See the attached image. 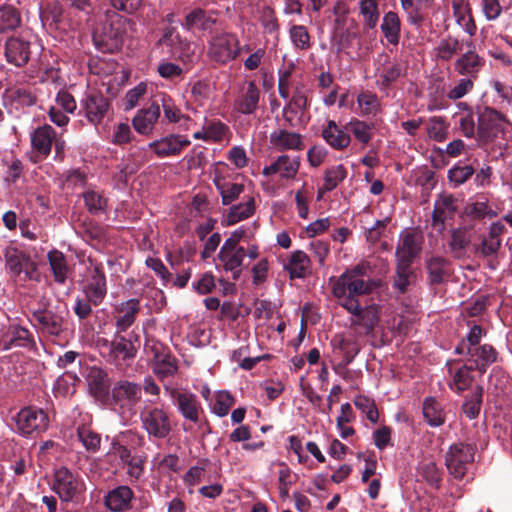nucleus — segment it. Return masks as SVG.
Segmentation results:
<instances>
[{"mask_svg":"<svg viewBox=\"0 0 512 512\" xmlns=\"http://www.w3.org/2000/svg\"><path fill=\"white\" fill-rule=\"evenodd\" d=\"M367 267L358 264L338 277L332 287V294L338 304L346 310L355 309L359 296L367 295L377 286L373 280H365Z\"/></svg>","mask_w":512,"mask_h":512,"instance_id":"nucleus-1","label":"nucleus"},{"mask_svg":"<svg viewBox=\"0 0 512 512\" xmlns=\"http://www.w3.org/2000/svg\"><path fill=\"white\" fill-rule=\"evenodd\" d=\"M97 345L103 358L120 369L129 366L138 351L132 340L121 335H115L111 341L100 338Z\"/></svg>","mask_w":512,"mask_h":512,"instance_id":"nucleus-2","label":"nucleus"},{"mask_svg":"<svg viewBox=\"0 0 512 512\" xmlns=\"http://www.w3.org/2000/svg\"><path fill=\"white\" fill-rule=\"evenodd\" d=\"M6 267L10 273L19 277L24 275V280L39 281L38 264L33 261L30 255L15 247H8L4 253Z\"/></svg>","mask_w":512,"mask_h":512,"instance_id":"nucleus-3","label":"nucleus"},{"mask_svg":"<svg viewBox=\"0 0 512 512\" xmlns=\"http://www.w3.org/2000/svg\"><path fill=\"white\" fill-rule=\"evenodd\" d=\"M143 429L157 439L166 438L172 431L168 413L159 407H145L140 413Z\"/></svg>","mask_w":512,"mask_h":512,"instance_id":"nucleus-4","label":"nucleus"},{"mask_svg":"<svg viewBox=\"0 0 512 512\" xmlns=\"http://www.w3.org/2000/svg\"><path fill=\"white\" fill-rule=\"evenodd\" d=\"M475 450L469 444L455 443L450 446L445 456V464L450 474L456 479H462L468 465L474 460Z\"/></svg>","mask_w":512,"mask_h":512,"instance_id":"nucleus-5","label":"nucleus"},{"mask_svg":"<svg viewBox=\"0 0 512 512\" xmlns=\"http://www.w3.org/2000/svg\"><path fill=\"white\" fill-rule=\"evenodd\" d=\"M347 311L351 314L350 326L359 335H370L379 322V307L376 304L362 307L357 301V307Z\"/></svg>","mask_w":512,"mask_h":512,"instance_id":"nucleus-6","label":"nucleus"},{"mask_svg":"<svg viewBox=\"0 0 512 512\" xmlns=\"http://www.w3.org/2000/svg\"><path fill=\"white\" fill-rule=\"evenodd\" d=\"M16 424L19 432L23 435H29L33 432L41 433L48 428L49 418L42 409L28 406L18 412Z\"/></svg>","mask_w":512,"mask_h":512,"instance_id":"nucleus-7","label":"nucleus"},{"mask_svg":"<svg viewBox=\"0 0 512 512\" xmlns=\"http://www.w3.org/2000/svg\"><path fill=\"white\" fill-rule=\"evenodd\" d=\"M110 397L114 405L130 410L141 401L142 387L126 379L119 380L114 383Z\"/></svg>","mask_w":512,"mask_h":512,"instance_id":"nucleus-8","label":"nucleus"},{"mask_svg":"<svg viewBox=\"0 0 512 512\" xmlns=\"http://www.w3.org/2000/svg\"><path fill=\"white\" fill-rule=\"evenodd\" d=\"M88 278L83 288L86 298L94 305H99L106 296V278L100 264L94 263L90 258Z\"/></svg>","mask_w":512,"mask_h":512,"instance_id":"nucleus-9","label":"nucleus"},{"mask_svg":"<svg viewBox=\"0 0 512 512\" xmlns=\"http://www.w3.org/2000/svg\"><path fill=\"white\" fill-rule=\"evenodd\" d=\"M505 117L492 108H485L478 118V136L481 141L488 142L503 134Z\"/></svg>","mask_w":512,"mask_h":512,"instance_id":"nucleus-10","label":"nucleus"},{"mask_svg":"<svg viewBox=\"0 0 512 512\" xmlns=\"http://www.w3.org/2000/svg\"><path fill=\"white\" fill-rule=\"evenodd\" d=\"M164 389L173 399L178 411L185 419L193 423H197L199 421L201 405L196 395L187 391H180L176 388H171L166 384H164Z\"/></svg>","mask_w":512,"mask_h":512,"instance_id":"nucleus-11","label":"nucleus"},{"mask_svg":"<svg viewBox=\"0 0 512 512\" xmlns=\"http://www.w3.org/2000/svg\"><path fill=\"white\" fill-rule=\"evenodd\" d=\"M135 22L132 19L115 15L109 27L105 28L103 42H106L107 51L118 49L130 32L134 31Z\"/></svg>","mask_w":512,"mask_h":512,"instance_id":"nucleus-12","label":"nucleus"},{"mask_svg":"<svg viewBox=\"0 0 512 512\" xmlns=\"http://www.w3.org/2000/svg\"><path fill=\"white\" fill-rule=\"evenodd\" d=\"M239 53L238 40L233 35L215 37L209 46V57L218 63L225 64L237 57Z\"/></svg>","mask_w":512,"mask_h":512,"instance_id":"nucleus-13","label":"nucleus"},{"mask_svg":"<svg viewBox=\"0 0 512 512\" xmlns=\"http://www.w3.org/2000/svg\"><path fill=\"white\" fill-rule=\"evenodd\" d=\"M423 237L415 231H405L401 234L396 247V262L412 265L422 248Z\"/></svg>","mask_w":512,"mask_h":512,"instance_id":"nucleus-14","label":"nucleus"},{"mask_svg":"<svg viewBox=\"0 0 512 512\" xmlns=\"http://www.w3.org/2000/svg\"><path fill=\"white\" fill-rule=\"evenodd\" d=\"M246 250L244 248H233L223 246L217 255L218 263L216 267L223 269L225 272L232 273V279L238 280L241 272Z\"/></svg>","mask_w":512,"mask_h":512,"instance_id":"nucleus-15","label":"nucleus"},{"mask_svg":"<svg viewBox=\"0 0 512 512\" xmlns=\"http://www.w3.org/2000/svg\"><path fill=\"white\" fill-rule=\"evenodd\" d=\"M456 198L451 194H440L434 203L432 212V226L433 228L442 233L445 230V223L451 219L456 210Z\"/></svg>","mask_w":512,"mask_h":512,"instance_id":"nucleus-16","label":"nucleus"},{"mask_svg":"<svg viewBox=\"0 0 512 512\" xmlns=\"http://www.w3.org/2000/svg\"><path fill=\"white\" fill-rule=\"evenodd\" d=\"M190 143V140L185 136L170 134L149 143L148 146L158 157L163 158L179 155L185 147L190 145Z\"/></svg>","mask_w":512,"mask_h":512,"instance_id":"nucleus-17","label":"nucleus"},{"mask_svg":"<svg viewBox=\"0 0 512 512\" xmlns=\"http://www.w3.org/2000/svg\"><path fill=\"white\" fill-rule=\"evenodd\" d=\"M4 54L9 64L23 67L30 59V43L20 37H10L6 40Z\"/></svg>","mask_w":512,"mask_h":512,"instance_id":"nucleus-18","label":"nucleus"},{"mask_svg":"<svg viewBox=\"0 0 512 512\" xmlns=\"http://www.w3.org/2000/svg\"><path fill=\"white\" fill-rule=\"evenodd\" d=\"M53 489L62 501L69 502L78 493L79 481L70 470L62 467L55 473Z\"/></svg>","mask_w":512,"mask_h":512,"instance_id":"nucleus-19","label":"nucleus"},{"mask_svg":"<svg viewBox=\"0 0 512 512\" xmlns=\"http://www.w3.org/2000/svg\"><path fill=\"white\" fill-rule=\"evenodd\" d=\"M30 140L32 149L46 158L51 153L53 142L56 140V131L52 126L44 124L33 130Z\"/></svg>","mask_w":512,"mask_h":512,"instance_id":"nucleus-20","label":"nucleus"},{"mask_svg":"<svg viewBox=\"0 0 512 512\" xmlns=\"http://www.w3.org/2000/svg\"><path fill=\"white\" fill-rule=\"evenodd\" d=\"M85 116L93 125H98L109 111V100L100 93H91L84 102Z\"/></svg>","mask_w":512,"mask_h":512,"instance_id":"nucleus-21","label":"nucleus"},{"mask_svg":"<svg viewBox=\"0 0 512 512\" xmlns=\"http://www.w3.org/2000/svg\"><path fill=\"white\" fill-rule=\"evenodd\" d=\"M299 167V157L291 158L290 156L283 154L277 157L272 164L264 167L263 175L271 176L279 174L282 179H293L297 175Z\"/></svg>","mask_w":512,"mask_h":512,"instance_id":"nucleus-22","label":"nucleus"},{"mask_svg":"<svg viewBox=\"0 0 512 512\" xmlns=\"http://www.w3.org/2000/svg\"><path fill=\"white\" fill-rule=\"evenodd\" d=\"M162 347L153 346L154 352L152 360V369L154 374L160 379L165 380L174 376L178 371L177 360L169 353L161 352Z\"/></svg>","mask_w":512,"mask_h":512,"instance_id":"nucleus-23","label":"nucleus"},{"mask_svg":"<svg viewBox=\"0 0 512 512\" xmlns=\"http://www.w3.org/2000/svg\"><path fill=\"white\" fill-rule=\"evenodd\" d=\"M159 117L160 104L158 100H154L149 107L138 111L132 121L133 127L138 133L148 135L152 132Z\"/></svg>","mask_w":512,"mask_h":512,"instance_id":"nucleus-24","label":"nucleus"},{"mask_svg":"<svg viewBox=\"0 0 512 512\" xmlns=\"http://www.w3.org/2000/svg\"><path fill=\"white\" fill-rule=\"evenodd\" d=\"M259 99L260 91L255 82L250 81L235 100L234 108L241 114L250 115L258 108Z\"/></svg>","mask_w":512,"mask_h":512,"instance_id":"nucleus-25","label":"nucleus"},{"mask_svg":"<svg viewBox=\"0 0 512 512\" xmlns=\"http://www.w3.org/2000/svg\"><path fill=\"white\" fill-rule=\"evenodd\" d=\"M133 498L132 489L126 485H121L108 492L105 497V505L113 512H122L131 508Z\"/></svg>","mask_w":512,"mask_h":512,"instance_id":"nucleus-26","label":"nucleus"},{"mask_svg":"<svg viewBox=\"0 0 512 512\" xmlns=\"http://www.w3.org/2000/svg\"><path fill=\"white\" fill-rule=\"evenodd\" d=\"M256 210V203L253 196L243 197V201L239 204L232 205L224 218L227 226L234 225L251 217Z\"/></svg>","mask_w":512,"mask_h":512,"instance_id":"nucleus-27","label":"nucleus"},{"mask_svg":"<svg viewBox=\"0 0 512 512\" xmlns=\"http://www.w3.org/2000/svg\"><path fill=\"white\" fill-rule=\"evenodd\" d=\"M284 269L289 273L290 279L305 278L311 272L310 258L305 252L296 250L284 264Z\"/></svg>","mask_w":512,"mask_h":512,"instance_id":"nucleus-28","label":"nucleus"},{"mask_svg":"<svg viewBox=\"0 0 512 512\" xmlns=\"http://www.w3.org/2000/svg\"><path fill=\"white\" fill-rule=\"evenodd\" d=\"M270 142L279 151H301L304 149L302 136L298 133L289 132L287 130H279L271 133Z\"/></svg>","mask_w":512,"mask_h":512,"instance_id":"nucleus-29","label":"nucleus"},{"mask_svg":"<svg viewBox=\"0 0 512 512\" xmlns=\"http://www.w3.org/2000/svg\"><path fill=\"white\" fill-rule=\"evenodd\" d=\"M484 65V60L474 51L462 54L454 63L455 71L460 75L475 78Z\"/></svg>","mask_w":512,"mask_h":512,"instance_id":"nucleus-30","label":"nucleus"},{"mask_svg":"<svg viewBox=\"0 0 512 512\" xmlns=\"http://www.w3.org/2000/svg\"><path fill=\"white\" fill-rule=\"evenodd\" d=\"M466 355L469 356L470 361L474 362L475 369L480 373H484L487 366L494 363L497 359L496 350L488 344L472 347L471 350H468Z\"/></svg>","mask_w":512,"mask_h":512,"instance_id":"nucleus-31","label":"nucleus"},{"mask_svg":"<svg viewBox=\"0 0 512 512\" xmlns=\"http://www.w3.org/2000/svg\"><path fill=\"white\" fill-rule=\"evenodd\" d=\"M216 23L213 12H207L201 8H195L189 12L184 21V27L188 30H211Z\"/></svg>","mask_w":512,"mask_h":512,"instance_id":"nucleus-32","label":"nucleus"},{"mask_svg":"<svg viewBox=\"0 0 512 512\" xmlns=\"http://www.w3.org/2000/svg\"><path fill=\"white\" fill-rule=\"evenodd\" d=\"M87 383L90 393L97 399H101L108 394L109 378L108 374L101 368H90L87 375Z\"/></svg>","mask_w":512,"mask_h":512,"instance_id":"nucleus-33","label":"nucleus"},{"mask_svg":"<svg viewBox=\"0 0 512 512\" xmlns=\"http://www.w3.org/2000/svg\"><path fill=\"white\" fill-rule=\"evenodd\" d=\"M453 16L463 29L473 36L476 33V25L471 15V9L467 0H452Z\"/></svg>","mask_w":512,"mask_h":512,"instance_id":"nucleus-34","label":"nucleus"},{"mask_svg":"<svg viewBox=\"0 0 512 512\" xmlns=\"http://www.w3.org/2000/svg\"><path fill=\"white\" fill-rule=\"evenodd\" d=\"M429 282L438 285L449 276V261L441 256H432L426 260Z\"/></svg>","mask_w":512,"mask_h":512,"instance_id":"nucleus-35","label":"nucleus"},{"mask_svg":"<svg viewBox=\"0 0 512 512\" xmlns=\"http://www.w3.org/2000/svg\"><path fill=\"white\" fill-rule=\"evenodd\" d=\"M33 318L40 328L50 335H59L62 331V317L50 310H36L33 312Z\"/></svg>","mask_w":512,"mask_h":512,"instance_id":"nucleus-36","label":"nucleus"},{"mask_svg":"<svg viewBox=\"0 0 512 512\" xmlns=\"http://www.w3.org/2000/svg\"><path fill=\"white\" fill-rule=\"evenodd\" d=\"M322 137L332 148L337 150L346 148L351 141L349 134L339 128L333 120H330L323 129Z\"/></svg>","mask_w":512,"mask_h":512,"instance_id":"nucleus-37","label":"nucleus"},{"mask_svg":"<svg viewBox=\"0 0 512 512\" xmlns=\"http://www.w3.org/2000/svg\"><path fill=\"white\" fill-rule=\"evenodd\" d=\"M47 258L54 281L58 284H64L69 272L65 255L61 251L53 249L48 252Z\"/></svg>","mask_w":512,"mask_h":512,"instance_id":"nucleus-38","label":"nucleus"},{"mask_svg":"<svg viewBox=\"0 0 512 512\" xmlns=\"http://www.w3.org/2000/svg\"><path fill=\"white\" fill-rule=\"evenodd\" d=\"M139 300L130 299L119 307V315L116 320L117 329L121 332L127 330L135 321L139 312Z\"/></svg>","mask_w":512,"mask_h":512,"instance_id":"nucleus-39","label":"nucleus"},{"mask_svg":"<svg viewBox=\"0 0 512 512\" xmlns=\"http://www.w3.org/2000/svg\"><path fill=\"white\" fill-rule=\"evenodd\" d=\"M381 31L389 43L393 45L398 44L400 39V20L395 12L389 11L384 15Z\"/></svg>","mask_w":512,"mask_h":512,"instance_id":"nucleus-40","label":"nucleus"},{"mask_svg":"<svg viewBox=\"0 0 512 512\" xmlns=\"http://www.w3.org/2000/svg\"><path fill=\"white\" fill-rule=\"evenodd\" d=\"M198 47L195 43L182 39L172 50V54L184 65H191L198 61Z\"/></svg>","mask_w":512,"mask_h":512,"instance_id":"nucleus-41","label":"nucleus"},{"mask_svg":"<svg viewBox=\"0 0 512 512\" xmlns=\"http://www.w3.org/2000/svg\"><path fill=\"white\" fill-rule=\"evenodd\" d=\"M405 67L401 63H392L382 71L378 70L377 83L382 90L389 88L400 77L404 76Z\"/></svg>","mask_w":512,"mask_h":512,"instance_id":"nucleus-42","label":"nucleus"},{"mask_svg":"<svg viewBox=\"0 0 512 512\" xmlns=\"http://www.w3.org/2000/svg\"><path fill=\"white\" fill-rule=\"evenodd\" d=\"M423 416L432 427H438L445 421L440 404L434 398H427L423 403Z\"/></svg>","mask_w":512,"mask_h":512,"instance_id":"nucleus-43","label":"nucleus"},{"mask_svg":"<svg viewBox=\"0 0 512 512\" xmlns=\"http://www.w3.org/2000/svg\"><path fill=\"white\" fill-rule=\"evenodd\" d=\"M462 50V44L454 37L442 39L435 48L436 58L441 61H449Z\"/></svg>","mask_w":512,"mask_h":512,"instance_id":"nucleus-44","label":"nucleus"},{"mask_svg":"<svg viewBox=\"0 0 512 512\" xmlns=\"http://www.w3.org/2000/svg\"><path fill=\"white\" fill-rule=\"evenodd\" d=\"M216 188L221 195L223 205H231L244 191V185L231 182H215Z\"/></svg>","mask_w":512,"mask_h":512,"instance_id":"nucleus-45","label":"nucleus"},{"mask_svg":"<svg viewBox=\"0 0 512 512\" xmlns=\"http://www.w3.org/2000/svg\"><path fill=\"white\" fill-rule=\"evenodd\" d=\"M21 24V16L17 9L12 6L0 8V33L15 30Z\"/></svg>","mask_w":512,"mask_h":512,"instance_id":"nucleus-46","label":"nucleus"},{"mask_svg":"<svg viewBox=\"0 0 512 512\" xmlns=\"http://www.w3.org/2000/svg\"><path fill=\"white\" fill-rule=\"evenodd\" d=\"M155 100H158L160 107L163 108L164 116L169 122L178 123L181 120L189 121V117L182 114L181 110L174 104L171 97L160 94Z\"/></svg>","mask_w":512,"mask_h":512,"instance_id":"nucleus-47","label":"nucleus"},{"mask_svg":"<svg viewBox=\"0 0 512 512\" xmlns=\"http://www.w3.org/2000/svg\"><path fill=\"white\" fill-rule=\"evenodd\" d=\"M9 339L5 341L4 348L9 349L11 346L26 347L32 343L30 332L21 326H12L7 335Z\"/></svg>","mask_w":512,"mask_h":512,"instance_id":"nucleus-48","label":"nucleus"},{"mask_svg":"<svg viewBox=\"0 0 512 512\" xmlns=\"http://www.w3.org/2000/svg\"><path fill=\"white\" fill-rule=\"evenodd\" d=\"M413 276L414 273L410 264L396 262V273L394 276L393 287L400 293H405Z\"/></svg>","mask_w":512,"mask_h":512,"instance_id":"nucleus-49","label":"nucleus"},{"mask_svg":"<svg viewBox=\"0 0 512 512\" xmlns=\"http://www.w3.org/2000/svg\"><path fill=\"white\" fill-rule=\"evenodd\" d=\"M345 130L351 132L362 144H368L372 139V127L364 121L353 119L345 125Z\"/></svg>","mask_w":512,"mask_h":512,"instance_id":"nucleus-50","label":"nucleus"},{"mask_svg":"<svg viewBox=\"0 0 512 512\" xmlns=\"http://www.w3.org/2000/svg\"><path fill=\"white\" fill-rule=\"evenodd\" d=\"M475 369L474 366L463 365L460 367L453 376L452 382L449 384L452 389H456L457 392L466 390L472 383L473 377L471 372Z\"/></svg>","mask_w":512,"mask_h":512,"instance_id":"nucleus-51","label":"nucleus"},{"mask_svg":"<svg viewBox=\"0 0 512 512\" xmlns=\"http://www.w3.org/2000/svg\"><path fill=\"white\" fill-rule=\"evenodd\" d=\"M483 335V330L481 326L474 325L467 337L465 339H462L461 342L458 344V346L455 348V353L459 355L466 354L468 350H471L472 347H478L480 346V340Z\"/></svg>","mask_w":512,"mask_h":512,"instance_id":"nucleus-52","label":"nucleus"},{"mask_svg":"<svg viewBox=\"0 0 512 512\" xmlns=\"http://www.w3.org/2000/svg\"><path fill=\"white\" fill-rule=\"evenodd\" d=\"M426 131L429 138L442 142L447 138L448 126L441 117H432L426 124Z\"/></svg>","mask_w":512,"mask_h":512,"instance_id":"nucleus-53","label":"nucleus"},{"mask_svg":"<svg viewBox=\"0 0 512 512\" xmlns=\"http://www.w3.org/2000/svg\"><path fill=\"white\" fill-rule=\"evenodd\" d=\"M346 175L347 171L342 164L327 169L324 176L323 190L332 191L346 178Z\"/></svg>","mask_w":512,"mask_h":512,"instance_id":"nucleus-54","label":"nucleus"},{"mask_svg":"<svg viewBox=\"0 0 512 512\" xmlns=\"http://www.w3.org/2000/svg\"><path fill=\"white\" fill-rule=\"evenodd\" d=\"M77 436L83 446L91 452H96L100 448L101 437L98 433L89 427L81 426L77 429Z\"/></svg>","mask_w":512,"mask_h":512,"instance_id":"nucleus-55","label":"nucleus"},{"mask_svg":"<svg viewBox=\"0 0 512 512\" xmlns=\"http://www.w3.org/2000/svg\"><path fill=\"white\" fill-rule=\"evenodd\" d=\"M501 247V240H493L482 236L479 244L474 245L475 254L483 258L495 257Z\"/></svg>","mask_w":512,"mask_h":512,"instance_id":"nucleus-56","label":"nucleus"},{"mask_svg":"<svg viewBox=\"0 0 512 512\" xmlns=\"http://www.w3.org/2000/svg\"><path fill=\"white\" fill-rule=\"evenodd\" d=\"M470 243V238L464 229H454L451 232L449 247L456 257H460Z\"/></svg>","mask_w":512,"mask_h":512,"instance_id":"nucleus-57","label":"nucleus"},{"mask_svg":"<svg viewBox=\"0 0 512 512\" xmlns=\"http://www.w3.org/2000/svg\"><path fill=\"white\" fill-rule=\"evenodd\" d=\"M483 389L477 386L473 391L470 399L466 400L463 404V412L469 419H475L480 412L482 404Z\"/></svg>","mask_w":512,"mask_h":512,"instance_id":"nucleus-58","label":"nucleus"},{"mask_svg":"<svg viewBox=\"0 0 512 512\" xmlns=\"http://www.w3.org/2000/svg\"><path fill=\"white\" fill-rule=\"evenodd\" d=\"M292 43L297 49L308 50L311 46L310 35L303 25H293L289 30Z\"/></svg>","mask_w":512,"mask_h":512,"instance_id":"nucleus-59","label":"nucleus"},{"mask_svg":"<svg viewBox=\"0 0 512 512\" xmlns=\"http://www.w3.org/2000/svg\"><path fill=\"white\" fill-rule=\"evenodd\" d=\"M356 408L366 414V417L372 422L376 423L379 418V413L373 399L359 395L354 399Z\"/></svg>","mask_w":512,"mask_h":512,"instance_id":"nucleus-60","label":"nucleus"},{"mask_svg":"<svg viewBox=\"0 0 512 512\" xmlns=\"http://www.w3.org/2000/svg\"><path fill=\"white\" fill-rule=\"evenodd\" d=\"M357 103L363 115H375L379 107L377 96L368 91L359 94Z\"/></svg>","mask_w":512,"mask_h":512,"instance_id":"nucleus-61","label":"nucleus"},{"mask_svg":"<svg viewBox=\"0 0 512 512\" xmlns=\"http://www.w3.org/2000/svg\"><path fill=\"white\" fill-rule=\"evenodd\" d=\"M260 22L265 33L276 34L279 30V24L274 10L269 6H263L260 10Z\"/></svg>","mask_w":512,"mask_h":512,"instance_id":"nucleus-62","label":"nucleus"},{"mask_svg":"<svg viewBox=\"0 0 512 512\" xmlns=\"http://www.w3.org/2000/svg\"><path fill=\"white\" fill-rule=\"evenodd\" d=\"M85 206L91 214H98L105 211L107 201L100 194L94 191H88L83 194Z\"/></svg>","mask_w":512,"mask_h":512,"instance_id":"nucleus-63","label":"nucleus"},{"mask_svg":"<svg viewBox=\"0 0 512 512\" xmlns=\"http://www.w3.org/2000/svg\"><path fill=\"white\" fill-rule=\"evenodd\" d=\"M360 11L369 28L377 24L379 13L377 11V0H361Z\"/></svg>","mask_w":512,"mask_h":512,"instance_id":"nucleus-64","label":"nucleus"}]
</instances>
